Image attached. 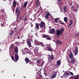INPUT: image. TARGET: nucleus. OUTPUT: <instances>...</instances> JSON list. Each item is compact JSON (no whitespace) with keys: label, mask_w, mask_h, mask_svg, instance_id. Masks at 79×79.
<instances>
[{"label":"nucleus","mask_w":79,"mask_h":79,"mask_svg":"<svg viewBox=\"0 0 79 79\" xmlns=\"http://www.w3.org/2000/svg\"><path fill=\"white\" fill-rule=\"evenodd\" d=\"M12 54L13 55H15V52H14V51H13V53H12Z\"/></svg>","instance_id":"nucleus-56"},{"label":"nucleus","mask_w":79,"mask_h":79,"mask_svg":"<svg viewBox=\"0 0 79 79\" xmlns=\"http://www.w3.org/2000/svg\"><path fill=\"white\" fill-rule=\"evenodd\" d=\"M22 19H23V17L21 16L20 17H19V20L20 21H21V20H22Z\"/></svg>","instance_id":"nucleus-42"},{"label":"nucleus","mask_w":79,"mask_h":79,"mask_svg":"<svg viewBox=\"0 0 79 79\" xmlns=\"http://www.w3.org/2000/svg\"><path fill=\"white\" fill-rule=\"evenodd\" d=\"M25 60L27 64L29 63V62L30 64H32V62L31 61H29V59L27 57H26L25 59Z\"/></svg>","instance_id":"nucleus-8"},{"label":"nucleus","mask_w":79,"mask_h":79,"mask_svg":"<svg viewBox=\"0 0 79 79\" xmlns=\"http://www.w3.org/2000/svg\"><path fill=\"white\" fill-rule=\"evenodd\" d=\"M62 34L61 32V31L60 30H58L56 31V35L57 36H59L60 35V34Z\"/></svg>","instance_id":"nucleus-11"},{"label":"nucleus","mask_w":79,"mask_h":79,"mask_svg":"<svg viewBox=\"0 0 79 79\" xmlns=\"http://www.w3.org/2000/svg\"><path fill=\"white\" fill-rule=\"evenodd\" d=\"M55 43L56 44H57V45H61V44H63V42L58 40L56 41Z\"/></svg>","instance_id":"nucleus-10"},{"label":"nucleus","mask_w":79,"mask_h":79,"mask_svg":"<svg viewBox=\"0 0 79 79\" xmlns=\"http://www.w3.org/2000/svg\"><path fill=\"white\" fill-rule=\"evenodd\" d=\"M35 28L37 29V30H39V26H40V24L39 23H35Z\"/></svg>","instance_id":"nucleus-12"},{"label":"nucleus","mask_w":79,"mask_h":79,"mask_svg":"<svg viewBox=\"0 0 79 79\" xmlns=\"http://www.w3.org/2000/svg\"><path fill=\"white\" fill-rule=\"evenodd\" d=\"M59 22H60V23H61V22H62V21H61V20H60L59 21Z\"/></svg>","instance_id":"nucleus-59"},{"label":"nucleus","mask_w":79,"mask_h":79,"mask_svg":"<svg viewBox=\"0 0 79 79\" xmlns=\"http://www.w3.org/2000/svg\"><path fill=\"white\" fill-rule=\"evenodd\" d=\"M61 64V60H58L57 63V65L58 66L59 65H60Z\"/></svg>","instance_id":"nucleus-28"},{"label":"nucleus","mask_w":79,"mask_h":79,"mask_svg":"<svg viewBox=\"0 0 79 79\" xmlns=\"http://www.w3.org/2000/svg\"><path fill=\"white\" fill-rule=\"evenodd\" d=\"M45 75L46 76H47V74H46V73H45Z\"/></svg>","instance_id":"nucleus-61"},{"label":"nucleus","mask_w":79,"mask_h":79,"mask_svg":"<svg viewBox=\"0 0 79 79\" xmlns=\"http://www.w3.org/2000/svg\"><path fill=\"white\" fill-rule=\"evenodd\" d=\"M61 23H60V24H64V23H63V22H62Z\"/></svg>","instance_id":"nucleus-55"},{"label":"nucleus","mask_w":79,"mask_h":79,"mask_svg":"<svg viewBox=\"0 0 79 79\" xmlns=\"http://www.w3.org/2000/svg\"><path fill=\"white\" fill-rule=\"evenodd\" d=\"M31 21H32V18H31Z\"/></svg>","instance_id":"nucleus-62"},{"label":"nucleus","mask_w":79,"mask_h":79,"mask_svg":"<svg viewBox=\"0 0 79 79\" xmlns=\"http://www.w3.org/2000/svg\"><path fill=\"white\" fill-rule=\"evenodd\" d=\"M38 50H39V48L37 47L35 48V50L34 51V52H35V51H36L37 52L38 51Z\"/></svg>","instance_id":"nucleus-32"},{"label":"nucleus","mask_w":79,"mask_h":79,"mask_svg":"<svg viewBox=\"0 0 79 79\" xmlns=\"http://www.w3.org/2000/svg\"><path fill=\"white\" fill-rule=\"evenodd\" d=\"M45 18H47V19H48V15H46L45 16Z\"/></svg>","instance_id":"nucleus-50"},{"label":"nucleus","mask_w":79,"mask_h":79,"mask_svg":"<svg viewBox=\"0 0 79 79\" xmlns=\"http://www.w3.org/2000/svg\"><path fill=\"white\" fill-rule=\"evenodd\" d=\"M42 74V73H40V74L38 75V76H39V78H37L36 79H41L42 78V76L41 75Z\"/></svg>","instance_id":"nucleus-24"},{"label":"nucleus","mask_w":79,"mask_h":79,"mask_svg":"<svg viewBox=\"0 0 79 79\" xmlns=\"http://www.w3.org/2000/svg\"><path fill=\"white\" fill-rule=\"evenodd\" d=\"M34 42L35 44L36 45H40V42H38L36 40H35Z\"/></svg>","instance_id":"nucleus-19"},{"label":"nucleus","mask_w":79,"mask_h":79,"mask_svg":"<svg viewBox=\"0 0 79 79\" xmlns=\"http://www.w3.org/2000/svg\"><path fill=\"white\" fill-rule=\"evenodd\" d=\"M71 60H70V58H69V59H68V61H69L70 62V64H71V63H75V59L74 58H72L70 59Z\"/></svg>","instance_id":"nucleus-9"},{"label":"nucleus","mask_w":79,"mask_h":79,"mask_svg":"<svg viewBox=\"0 0 79 79\" xmlns=\"http://www.w3.org/2000/svg\"><path fill=\"white\" fill-rule=\"evenodd\" d=\"M44 62H42V65H43V64H44Z\"/></svg>","instance_id":"nucleus-57"},{"label":"nucleus","mask_w":79,"mask_h":79,"mask_svg":"<svg viewBox=\"0 0 79 79\" xmlns=\"http://www.w3.org/2000/svg\"><path fill=\"white\" fill-rule=\"evenodd\" d=\"M60 19V18H56V19H54V20L55 22V23H57L58 21Z\"/></svg>","instance_id":"nucleus-27"},{"label":"nucleus","mask_w":79,"mask_h":79,"mask_svg":"<svg viewBox=\"0 0 79 79\" xmlns=\"http://www.w3.org/2000/svg\"><path fill=\"white\" fill-rule=\"evenodd\" d=\"M56 74H57V72H56L55 74H54L52 76V78H55V77L56 76Z\"/></svg>","instance_id":"nucleus-25"},{"label":"nucleus","mask_w":79,"mask_h":79,"mask_svg":"<svg viewBox=\"0 0 79 79\" xmlns=\"http://www.w3.org/2000/svg\"><path fill=\"white\" fill-rule=\"evenodd\" d=\"M77 10V9H76L74 10V11H75V12H76V11H77V10Z\"/></svg>","instance_id":"nucleus-53"},{"label":"nucleus","mask_w":79,"mask_h":79,"mask_svg":"<svg viewBox=\"0 0 79 79\" xmlns=\"http://www.w3.org/2000/svg\"><path fill=\"white\" fill-rule=\"evenodd\" d=\"M70 74H71L72 76H74V74H73V73H72V72H70Z\"/></svg>","instance_id":"nucleus-43"},{"label":"nucleus","mask_w":79,"mask_h":79,"mask_svg":"<svg viewBox=\"0 0 79 79\" xmlns=\"http://www.w3.org/2000/svg\"><path fill=\"white\" fill-rule=\"evenodd\" d=\"M14 49V45L13 44H11L10 47V50H13Z\"/></svg>","instance_id":"nucleus-22"},{"label":"nucleus","mask_w":79,"mask_h":79,"mask_svg":"<svg viewBox=\"0 0 79 79\" xmlns=\"http://www.w3.org/2000/svg\"><path fill=\"white\" fill-rule=\"evenodd\" d=\"M50 13H47V16H50Z\"/></svg>","instance_id":"nucleus-45"},{"label":"nucleus","mask_w":79,"mask_h":79,"mask_svg":"<svg viewBox=\"0 0 79 79\" xmlns=\"http://www.w3.org/2000/svg\"><path fill=\"white\" fill-rule=\"evenodd\" d=\"M44 48L46 49V50H47L49 51V52H52V51H53V49H52V48L48 46H46V47Z\"/></svg>","instance_id":"nucleus-3"},{"label":"nucleus","mask_w":79,"mask_h":79,"mask_svg":"<svg viewBox=\"0 0 79 79\" xmlns=\"http://www.w3.org/2000/svg\"><path fill=\"white\" fill-rule=\"evenodd\" d=\"M17 43H18V42H15V44H17Z\"/></svg>","instance_id":"nucleus-63"},{"label":"nucleus","mask_w":79,"mask_h":79,"mask_svg":"<svg viewBox=\"0 0 79 79\" xmlns=\"http://www.w3.org/2000/svg\"><path fill=\"white\" fill-rule=\"evenodd\" d=\"M39 24L40 28H42V27H45V22L43 21H41L40 23Z\"/></svg>","instance_id":"nucleus-6"},{"label":"nucleus","mask_w":79,"mask_h":79,"mask_svg":"<svg viewBox=\"0 0 79 79\" xmlns=\"http://www.w3.org/2000/svg\"><path fill=\"white\" fill-rule=\"evenodd\" d=\"M40 44L41 46H42V47H43L44 48L46 46V45H44V43H43V42H40Z\"/></svg>","instance_id":"nucleus-20"},{"label":"nucleus","mask_w":79,"mask_h":79,"mask_svg":"<svg viewBox=\"0 0 79 79\" xmlns=\"http://www.w3.org/2000/svg\"><path fill=\"white\" fill-rule=\"evenodd\" d=\"M13 33H14V32H13V30H11V31L10 33V36H11Z\"/></svg>","instance_id":"nucleus-34"},{"label":"nucleus","mask_w":79,"mask_h":79,"mask_svg":"<svg viewBox=\"0 0 79 79\" xmlns=\"http://www.w3.org/2000/svg\"><path fill=\"white\" fill-rule=\"evenodd\" d=\"M78 36H79V33H78Z\"/></svg>","instance_id":"nucleus-64"},{"label":"nucleus","mask_w":79,"mask_h":79,"mask_svg":"<svg viewBox=\"0 0 79 79\" xmlns=\"http://www.w3.org/2000/svg\"><path fill=\"white\" fill-rule=\"evenodd\" d=\"M14 30L15 31H17V27L15 28Z\"/></svg>","instance_id":"nucleus-47"},{"label":"nucleus","mask_w":79,"mask_h":79,"mask_svg":"<svg viewBox=\"0 0 79 79\" xmlns=\"http://www.w3.org/2000/svg\"><path fill=\"white\" fill-rule=\"evenodd\" d=\"M42 37L44 38H47V37H49V35L44 34L42 35Z\"/></svg>","instance_id":"nucleus-29"},{"label":"nucleus","mask_w":79,"mask_h":79,"mask_svg":"<svg viewBox=\"0 0 79 79\" xmlns=\"http://www.w3.org/2000/svg\"><path fill=\"white\" fill-rule=\"evenodd\" d=\"M28 1H26V2H25L24 4H23V8H26V6H27V2Z\"/></svg>","instance_id":"nucleus-18"},{"label":"nucleus","mask_w":79,"mask_h":79,"mask_svg":"<svg viewBox=\"0 0 79 79\" xmlns=\"http://www.w3.org/2000/svg\"><path fill=\"white\" fill-rule=\"evenodd\" d=\"M2 11H3V12H4V11H5V10H2Z\"/></svg>","instance_id":"nucleus-60"},{"label":"nucleus","mask_w":79,"mask_h":79,"mask_svg":"<svg viewBox=\"0 0 79 79\" xmlns=\"http://www.w3.org/2000/svg\"><path fill=\"white\" fill-rule=\"evenodd\" d=\"M19 58V56L17 54H16L15 55V62H16L18 60V59Z\"/></svg>","instance_id":"nucleus-13"},{"label":"nucleus","mask_w":79,"mask_h":79,"mask_svg":"<svg viewBox=\"0 0 79 79\" xmlns=\"http://www.w3.org/2000/svg\"><path fill=\"white\" fill-rule=\"evenodd\" d=\"M17 38L18 39H20V37H19V36H17Z\"/></svg>","instance_id":"nucleus-54"},{"label":"nucleus","mask_w":79,"mask_h":79,"mask_svg":"<svg viewBox=\"0 0 79 79\" xmlns=\"http://www.w3.org/2000/svg\"><path fill=\"white\" fill-rule=\"evenodd\" d=\"M27 16H25L24 19V21L25 22H26V21H27Z\"/></svg>","instance_id":"nucleus-36"},{"label":"nucleus","mask_w":79,"mask_h":79,"mask_svg":"<svg viewBox=\"0 0 79 79\" xmlns=\"http://www.w3.org/2000/svg\"><path fill=\"white\" fill-rule=\"evenodd\" d=\"M13 6L15 8H16V2L15 1V0H14L13 2Z\"/></svg>","instance_id":"nucleus-17"},{"label":"nucleus","mask_w":79,"mask_h":79,"mask_svg":"<svg viewBox=\"0 0 79 79\" xmlns=\"http://www.w3.org/2000/svg\"><path fill=\"white\" fill-rule=\"evenodd\" d=\"M70 6H71L73 5V2H71L69 4Z\"/></svg>","instance_id":"nucleus-37"},{"label":"nucleus","mask_w":79,"mask_h":79,"mask_svg":"<svg viewBox=\"0 0 79 79\" xmlns=\"http://www.w3.org/2000/svg\"><path fill=\"white\" fill-rule=\"evenodd\" d=\"M39 0H36L35 3H36V7H37L39 6Z\"/></svg>","instance_id":"nucleus-21"},{"label":"nucleus","mask_w":79,"mask_h":79,"mask_svg":"<svg viewBox=\"0 0 79 79\" xmlns=\"http://www.w3.org/2000/svg\"><path fill=\"white\" fill-rule=\"evenodd\" d=\"M1 27H3L4 26V24L3 23H1Z\"/></svg>","instance_id":"nucleus-40"},{"label":"nucleus","mask_w":79,"mask_h":79,"mask_svg":"<svg viewBox=\"0 0 79 79\" xmlns=\"http://www.w3.org/2000/svg\"><path fill=\"white\" fill-rule=\"evenodd\" d=\"M40 62V61H39V60L37 61V63L38 64H39V63Z\"/></svg>","instance_id":"nucleus-49"},{"label":"nucleus","mask_w":79,"mask_h":79,"mask_svg":"<svg viewBox=\"0 0 79 79\" xmlns=\"http://www.w3.org/2000/svg\"><path fill=\"white\" fill-rule=\"evenodd\" d=\"M70 23L69 24L68 26V28H69V27H70L71 26V25L73 24V20L72 19H70Z\"/></svg>","instance_id":"nucleus-14"},{"label":"nucleus","mask_w":79,"mask_h":79,"mask_svg":"<svg viewBox=\"0 0 79 79\" xmlns=\"http://www.w3.org/2000/svg\"><path fill=\"white\" fill-rule=\"evenodd\" d=\"M47 40H52V39H51V38L49 37H47Z\"/></svg>","instance_id":"nucleus-39"},{"label":"nucleus","mask_w":79,"mask_h":79,"mask_svg":"<svg viewBox=\"0 0 79 79\" xmlns=\"http://www.w3.org/2000/svg\"><path fill=\"white\" fill-rule=\"evenodd\" d=\"M74 8V6H73L71 7V8H72V9Z\"/></svg>","instance_id":"nucleus-48"},{"label":"nucleus","mask_w":79,"mask_h":79,"mask_svg":"<svg viewBox=\"0 0 79 79\" xmlns=\"http://www.w3.org/2000/svg\"><path fill=\"white\" fill-rule=\"evenodd\" d=\"M48 56V58L49 61H52L54 60V57H53V54H52L51 56H50V55H49Z\"/></svg>","instance_id":"nucleus-5"},{"label":"nucleus","mask_w":79,"mask_h":79,"mask_svg":"<svg viewBox=\"0 0 79 79\" xmlns=\"http://www.w3.org/2000/svg\"><path fill=\"white\" fill-rule=\"evenodd\" d=\"M64 12H67V9H66V6H64Z\"/></svg>","instance_id":"nucleus-30"},{"label":"nucleus","mask_w":79,"mask_h":79,"mask_svg":"<svg viewBox=\"0 0 79 79\" xmlns=\"http://www.w3.org/2000/svg\"><path fill=\"white\" fill-rule=\"evenodd\" d=\"M64 21L66 23H68V18L67 17H64Z\"/></svg>","instance_id":"nucleus-26"},{"label":"nucleus","mask_w":79,"mask_h":79,"mask_svg":"<svg viewBox=\"0 0 79 79\" xmlns=\"http://www.w3.org/2000/svg\"><path fill=\"white\" fill-rule=\"evenodd\" d=\"M20 37H21V38H22V37H23V35L22 34V35H21V34H20V33L19 34V36H20Z\"/></svg>","instance_id":"nucleus-41"},{"label":"nucleus","mask_w":79,"mask_h":79,"mask_svg":"<svg viewBox=\"0 0 79 79\" xmlns=\"http://www.w3.org/2000/svg\"><path fill=\"white\" fill-rule=\"evenodd\" d=\"M24 53L25 55L26 54H29V55L31 54V52L30 51H29V49L25 48L24 49Z\"/></svg>","instance_id":"nucleus-2"},{"label":"nucleus","mask_w":79,"mask_h":79,"mask_svg":"<svg viewBox=\"0 0 79 79\" xmlns=\"http://www.w3.org/2000/svg\"><path fill=\"white\" fill-rule=\"evenodd\" d=\"M15 52L16 53H18V48L17 47H16L14 48Z\"/></svg>","instance_id":"nucleus-15"},{"label":"nucleus","mask_w":79,"mask_h":79,"mask_svg":"<svg viewBox=\"0 0 79 79\" xmlns=\"http://www.w3.org/2000/svg\"><path fill=\"white\" fill-rule=\"evenodd\" d=\"M11 58H12V59L14 60V61H15V60H14V57H13V56H11Z\"/></svg>","instance_id":"nucleus-38"},{"label":"nucleus","mask_w":79,"mask_h":79,"mask_svg":"<svg viewBox=\"0 0 79 79\" xmlns=\"http://www.w3.org/2000/svg\"><path fill=\"white\" fill-rule=\"evenodd\" d=\"M18 14L17 15H19V14H20V13H21V12L20 11V10H19V11L18 12Z\"/></svg>","instance_id":"nucleus-44"},{"label":"nucleus","mask_w":79,"mask_h":79,"mask_svg":"<svg viewBox=\"0 0 79 79\" xmlns=\"http://www.w3.org/2000/svg\"><path fill=\"white\" fill-rule=\"evenodd\" d=\"M19 8H20V7H17V8H16V9L15 10V13H18V12L19 11V10H19Z\"/></svg>","instance_id":"nucleus-31"},{"label":"nucleus","mask_w":79,"mask_h":79,"mask_svg":"<svg viewBox=\"0 0 79 79\" xmlns=\"http://www.w3.org/2000/svg\"><path fill=\"white\" fill-rule=\"evenodd\" d=\"M27 43L28 47H32V46L31 45V40L29 39H27Z\"/></svg>","instance_id":"nucleus-7"},{"label":"nucleus","mask_w":79,"mask_h":79,"mask_svg":"<svg viewBox=\"0 0 79 79\" xmlns=\"http://www.w3.org/2000/svg\"><path fill=\"white\" fill-rule=\"evenodd\" d=\"M60 31L61 33L62 34V33H63V32L64 31V28H61V30H60Z\"/></svg>","instance_id":"nucleus-33"},{"label":"nucleus","mask_w":79,"mask_h":79,"mask_svg":"<svg viewBox=\"0 0 79 79\" xmlns=\"http://www.w3.org/2000/svg\"><path fill=\"white\" fill-rule=\"evenodd\" d=\"M73 56L74 55H73V54L72 53V52H71L70 53V55L69 56L70 59V58H73Z\"/></svg>","instance_id":"nucleus-23"},{"label":"nucleus","mask_w":79,"mask_h":79,"mask_svg":"<svg viewBox=\"0 0 79 79\" xmlns=\"http://www.w3.org/2000/svg\"><path fill=\"white\" fill-rule=\"evenodd\" d=\"M17 19H18V18H19V15H18L17 14Z\"/></svg>","instance_id":"nucleus-51"},{"label":"nucleus","mask_w":79,"mask_h":79,"mask_svg":"<svg viewBox=\"0 0 79 79\" xmlns=\"http://www.w3.org/2000/svg\"><path fill=\"white\" fill-rule=\"evenodd\" d=\"M57 3H58L59 5H63V2H62V1L59 2Z\"/></svg>","instance_id":"nucleus-35"},{"label":"nucleus","mask_w":79,"mask_h":79,"mask_svg":"<svg viewBox=\"0 0 79 79\" xmlns=\"http://www.w3.org/2000/svg\"><path fill=\"white\" fill-rule=\"evenodd\" d=\"M40 14H39L38 15V17H39V16H40Z\"/></svg>","instance_id":"nucleus-58"},{"label":"nucleus","mask_w":79,"mask_h":79,"mask_svg":"<svg viewBox=\"0 0 79 79\" xmlns=\"http://www.w3.org/2000/svg\"><path fill=\"white\" fill-rule=\"evenodd\" d=\"M55 30L54 28L51 29L49 31V32L50 34H53V33L55 32Z\"/></svg>","instance_id":"nucleus-16"},{"label":"nucleus","mask_w":79,"mask_h":79,"mask_svg":"<svg viewBox=\"0 0 79 79\" xmlns=\"http://www.w3.org/2000/svg\"><path fill=\"white\" fill-rule=\"evenodd\" d=\"M57 2H60L61 1H62V0H57Z\"/></svg>","instance_id":"nucleus-52"},{"label":"nucleus","mask_w":79,"mask_h":79,"mask_svg":"<svg viewBox=\"0 0 79 79\" xmlns=\"http://www.w3.org/2000/svg\"><path fill=\"white\" fill-rule=\"evenodd\" d=\"M30 24H31V27H33V24H32V23H30Z\"/></svg>","instance_id":"nucleus-46"},{"label":"nucleus","mask_w":79,"mask_h":79,"mask_svg":"<svg viewBox=\"0 0 79 79\" xmlns=\"http://www.w3.org/2000/svg\"><path fill=\"white\" fill-rule=\"evenodd\" d=\"M73 52L74 53V56H76L78 54V48L76 47L75 50L73 51Z\"/></svg>","instance_id":"nucleus-4"},{"label":"nucleus","mask_w":79,"mask_h":79,"mask_svg":"<svg viewBox=\"0 0 79 79\" xmlns=\"http://www.w3.org/2000/svg\"><path fill=\"white\" fill-rule=\"evenodd\" d=\"M71 76L70 74H69L68 73H66L64 74L62 77H63L64 78H68L69 77L70 79H79V75H77L75 76H71Z\"/></svg>","instance_id":"nucleus-1"}]
</instances>
